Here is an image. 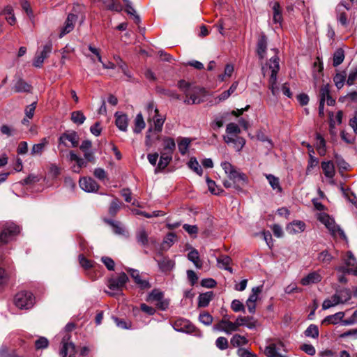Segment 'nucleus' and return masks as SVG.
Here are the masks:
<instances>
[{
    "instance_id": "f257e3e1",
    "label": "nucleus",
    "mask_w": 357,
    "mask_h": 357,
    "mask_svg": "<svg viewBox=\"0 0 357 357\" xmlns=\"http://www.w3.org/2000/svg\"><path fill=\"white\" fill-rule=\"evenodd\" d=\"M278 50L276 48L268 49L265 59L269 58L268 69L271 71L268 79V89L274 96L279 95V88L277 86L278 73L280 70L279 57L278 56Z\"/></svg>"
},
{
    "instance_id": "f03ea898",
    "label": "nucleus",
    "mask_w": 357,
    "mask_h": 357,
    "mask_svg": "<svg viewBox=\"0 0 357 357\" xmlns=\"http://www.w3.org/2000/svg\"><path fill=\"white\" fill-rule=\"evenodd\" d=\"M221 167L228 176L229 180L234 182V188L238 191H242L243 188L246 186L248 183L247 176L244 173L238 171L236 168L229 162H222Z\"/></svg>"
},
{
    "instance_id": "7ed1b4c3",
    "label": "nucleus",
    "mask_w": 357,
    "mask_h": 357,
    "mask_svg": "<svg viewBox=\"0 0 357 357\" xmlns=\"http://www.w3.org/2000/svg\"><path fill=\"white\" fill-rule=\"evenodd\" d=\"M13 303L20 310H29L35 305L36 297L31 291H20L15 295Z\"/></svg>"
},
{
    "instance_id": "20e7f679",
    "label": "nucleus",
    "mask_w": 357,
    "mask_h": 357,
    "mask_svg": "<svg viewBox=\"0 0 357 357\" xmlns=\"http://www.w3.org/2000/svg\"><path fill=\"white\" fill-rule=\"evenodd\" d=\"M149 121H153V127L149 128L146 135L145 144L148 147L151 146L154 140L158 139L156 134L162 131L165 117L158 114L157 116H153Z\"/></svg>"
},
{
    "instance_id": "39448f33",
    "label": "nucleus",
    "mask_w": 357,
    "mask_h": 357,
    "mask_svg": "<svg viewBox=\"0 0 357 357\" xmlns=\"http://www.w3.org/2000/svg\"><path fill=\"white\" fill-rule=\"evenodd\" d=\"M318 220L328 229L331 236L333 237L340 236L344 240L347 239L344 231L339 225H336L334 219L330 217L327 213H320L318 216Z\"/></svg>"
},
{
    "instance_id": "423d86ee",
    "label": "nucleus",
    "mask_w": 357,
    "mask_h": 357,
    "mask_svg": "<svg viewBox=\"0 0 357 357\" xmlns=\"http://www.w3.org/2000/svg\"><path fill=\"white\" fill-rule=\"evenodd\" d=\"M82 8V7L79 5H77L73 7V13H70L68 15L63 26L60 29L59 38H63L65 35L69 33L74 29L75 25L78 19V13L81 11Z\"/></svg>"
},
{
    "instance_id": "0eeeda50",
    "label": "nucleus",
    "mask_w": 357,
    "mask_h": 357,
    "mask_svg": "<svg viewBox=\"0 0 357 357\" xmlns=\"http://www.w3.org/2000/svg\"><path fill=\"white\" fill-rule=\"evenodd\" d=\"M20 229L19 226L13 222H6L0 234L1 243L6 244L13 241L16 236L19 234Z\"/></svg>"
},
{
    "instance_id": "6e6552de",
    "label": "nucleus",
    "mask_w": 357,
    "mask_h": 357,
    "mask_svg": "<svg viewBox=\"0 0 357 357\" xmlns=\"http://www.w3.org/2000/svg\"><path fill=\"white\" fill-rule=\"evenodd\" d=\"M79 137L78 134L74 130H67L62 133L58 139V148L60 149L61 146L66 148L77 147L79 145Z\"/></svg>"
},
{
    "instance_id": "1a4fd4ad",
    "label": "nucleus",
    "mask_w": 357,
    "mask_h": 357,
    "mask_svg": "<svg viewBox=\"0 0 357 357\" xmlns=\"http://www.w3.org/2000/svg\"><path fill=\"white\" fill-rule=\"evenodd\" d=\"M128 280V277L125 273H120L116 278L109 279L107 287L112 292H108V294L111 296L119 294L122 291L123 287L125 286Z\"/></svg>"
},
{
    "instance_id": "9d476101",
    "label": "nucleus",
    "mask_w": 357,
    "mask_h": 357,
    "mask_svg": "<svg viewBox=\"0 0 357 357\" xmlns=\"http://www.w3.org/2000/svg\"><path fill=\"white\" fill-rule=\"evenodd\" d=\"M204 95V90L198 86H193L189 91L185 94V99L183 100L186 105L200 104L204 101L202 96Z\"/></svg>"
},
{
    "instance_id": "9b49d317",
    "label": "nucleus",
    "mask_w": 357,
    "mask_h": 357,
    "mask_svg": "<svg viewBox=\"0 0 357 357\" xmlns=\"http://www.w3.org/2000/svg\"><path fill=\"white\" fill-rule=\"evenodd\" d=\"M213 329L214 331H223L226 334H231L233 332L238 331L236 321H231L227 315L224 316L218 324H215Z\"/></svg>"
},
{
    "instance_id": "f8f14e48",
    "label": "nucleus",
    "mask_w": 357,
    "mask_h": 357,
    "mask_svg": "<svg viewBox=\"0 0 357 357\" xmlns=\"http://www.w3.org/2000/svg\"><path fill=\"white\" fill-rule=\"evenodd\" d=\"M70 335L66 333L61 341L62 347L60 351L61 357H75V345L70 342Z\"/></svg>"
},
{
    "instance_id": "ddd939ff",
    "label": "nucleus",
    "mask_w": 357,
    "mask_h": 357,
    "mask_svg": "<svg viewBox=\"0 0 357 357\" xmlns=\"http://www.w3.org/2000/svg\"><path fill=\"white\" fill-rule=\"evenodd\" d=\"M51 52V46H43V49H38L33 61V66L40 68L43 66L44 60L49 56Z\"/></svg>"
},
{
    "instance_id": "4468645a",
    "label": "nucleus",
    "mask_w": 357,
    "mask_h": 357,
    "mask_svg": "<svg viewBox=\"0 0 357 357\" xmlns=\"http://www.w3.org/2000/svg\"><path fill=\"white\" fill-rule=\"evenodd\" d=\"M172 326L178 332L192 333L195 331V327L188 320L182 318L176 319Z\"/></svg>"
},
{
    "instance_id": "2eb2a0df",
    "label": "nucleus",
    "mask_w": 357,
    "mask_h": 357,
    "mask_svg": "<svg viewBox=\"0 0 357 357\" xmlns=\"http://www.w3.org/2000/svg\"><path fill=\"white\" fill-rule=\"evenodd\" d=\"M321 167L323 170L324 174L326 178H328L329 183L334 185V176L335 175V168L333 162L322 161L321 163Z\"/></svg>"
},
{
    "instance_id": "dca6fc26",
    "label": "nucleus",
    "mask_w": 357,
    "mask_h": 357,
    "mask_svg": "<svg viewBox=\"0 0 357 357\" xmlns=\"http://www.w3.org/2000/svg\"><path fill=\"white\" fill-rule=\"evenodd\" d=\"M80 188L87 192H96L99 188V185L92 178H81L79 181Z\"/></svg>"
},
{
    "instance_id": "f3484780",
    "label": "nucleus",
    "mask_w": 357,
    "mask_h": 357,
    "mask_svg": "<svg viewBox=\"0 0 357 357\" xmlns=\"http://www.w3.org/2000/svg\"><path fill=\"white\" fill-rule=\"evenodd\" d=\"M225 142L227 144H232L236 151H240L245 144V140L240 136H223Z\"/></svg>"
},
{
    "instance_id": "a211bd4d",
    "label": "nucleus",
    "mask_w": 357,
    "mask_h": 357,
    "mask_svg": "<svg viewBox=\"0 0 357 357\" xmlns=\"http://www.w3.org/2000/svg\"><path fill=\"white\" fill-rule=\"evenodd\" d=\"M235 321L238 329L242 326H245L249 329H253L257 326V321L252 317L249 316H238Z\"/></svg>"
},
{
    "instance_id": "6ab92c4d",
    "label": "nucleus",
    "mask_w": 357,
    "mask_h": 357,
    "mask_svg": "<svg viewBox=\"0 0 357 357\" xmlns=\"http://www.w3.org/2000/svg\"><path fill=\"white\" fill-rule=\"evenodd\" d=\"M319 101L325 102L326 100L328 105H333L335 100L330 95V85L328 84H324L319 89Z\"/></svg>"
},
{
    "instance_id": "aec40b11",
    "label": "nucleus",
    "mask_w": 357,
    "mask_h": 357,
    "mask_svg": "<svg viewBox=\"0 0 357 357\" xmlns=\"http://www.w3.org/2000/svg\"><path fill=\"white\" fill-rule=\"evenodd\" d=\"M155 261H157L159 268L162 272H169L175 266L174 261L167 257L162 256L161 259H155Z\"/></svg>"
},
{
    "instance_id": "412c9836",
    "label": "nucleus",
    "mask_w": 357,
    "mask_h": 357,
    "mask_svg": "<svg viewBox=\"0 0 357 357\" xmlns=\"http://www.w3.org/2000/svg\"><path fill=\"white\" fill-rule=\"evenodd\" d=\"M306 225L303 221L295 220L287 226V231L290 234H296L305 231Z\"/></svg>"
},
{
    "instance_id": "4be33fe9",
    "label": "nucleus",
    "mask_w": 357,
    "mask_h": 357,
    "mask_svg": "<svg viewBox=\"0 0 357 357\" xmlns=\"http://www.w3.org/2000/svg\"><path fill=\"white\" fill-rule=\"evenodd\" d=\"M115 123L117 128L121 131L126 132L128 129V118L125 114L116 112L114 114Z\"/></svg>"
},
{
    "instance_id": "5701e85b",
    "label": "nucleus",
    "mask_w": 357,
    "mask_h": 357,
    "mask_svg": "<svg viewBox=\"0 0 357 357\" xmlns=\"http://www.w3.org/2000/svg\"><path fill=\"white\" fill-rule=\"evenodd\" d=\"M322 279L321 275L317 271H313L303 277L301 280V284L303 286H307L312 284L319 282Z\"/></svg>"
},
{
    "instance_id": "b1692460",
    "label": "nucleus",
    "mask_w": 357,
    "mask_h": 357,
    "mask_svg": "<svg viewBox=\"0 0 357 357\" xmlns=\"http://www.w3.org/2000/svg\"><path fill=\"white\" fill-rule=\"evenodd\" d=\"M175 149L176 143L174 139L169 137H165L162 139V150L160 153L173 155Z\"/></svg>"
},
{
    "instance_id": "393cba45",
    "label": "nucleus",
    "mask_w": 357,
    "mask_h": 357,
    "mask_svg": "<svg viewBox=\"0 0 357 357\" xmlns=\"http://www.w3.org/2000/svg\"><path fill=\"white\" fill-rule=\"evenodd\" d=\"M272 9L273 21L275 24H278L276 28L280 27L282 22V15L280 3L278 2H274L272 6Z\"/></svg>"
},
{
    "instance_id": "a878e982",
    "label": "nucleus",
    "mask_w": 357,
    "mask_h": 357,
    "mask_svg": "<svg viewBox=\"0 0 357 357\" xmlns=\"http://www.w3.org/2000/svg\"><path fill=\"white\" fill-rule=\"evenodd\" d=\"M231 259L227 255H221L217 259L218 266L220 268L227 270L230 273H233V269L230 267Z\"/></svg>"
},
{
    "instance_id": "bb28decb",
    "label": "nucleus",
    "mask_w": 357,
    "mask_h": 357,
    "mask_svg": "<svg viewBox=\"0 0 357 357\" xmlns=\"http://www.w3.org/2000/svg\"><path fill=\"white\" fill-rule=\"evenodd\" d=\"M13 89L16 93L29 92L31 90V85L21 77H18L15 81Z\"/></svg>"
},
{
    "instance_id": "cd10ccee",
    "label": "nucleus",
    "mask_w": 357,
    "mask_h": 357,
    "mask_svg": "<svg viewBox=\"0 0 357 357\" xmlns=\"http://www.w3.org/2000/svg\"><path fill=\"white\" fill-rule=\"evenodd\" d=\"M136 239L138 243L142 246H146L149 243V234L144 228L140 227L136 231Z\"/></svg>"
},
{
    "instance_id": "c85d7f7f",
    "label": "nucleus",
    "mask_w": 357,
    "mask_h": 357,
    "mask_svg": "<svg viewBox=\"0 0 357 357\" xmlns=\"http://www.w3.org/2000/svg\"><path fill=\"white\" fill-rule=\"evenodd\" d=\"M344 317V312H338L333 315L326 317L322 321V324H337L338 322L342 321Z\"/></svg>"
},
{
    "instance_id": "c756f323",
    "label": "nucleus",
    "mask_w": 357,
    "mask_h": 357,
    "mask_svg": "<svg viewBox=\"0 0 357 357\" xmlns=\"http://www.w3.org/2000/svg\"><path fill=\"white\" fill-rule=\"evenodd\" d=\"M48 144V140L47 138H43L41 142L38 144H34L31 150V154L32 155H40L43 152L45 146Z\"/></svg>"
},
{
    "instance_id": "7c9ffc66",
    "label": "nucleus",
    "mask_w": 357,
    "mask_h": 357,
    "mask_svg": "<svg viewBox=\"0 0 357 357\" xmlns=\"http://www.w3.org/2000/svg\"><path fill=\"white\" fill-rule=\"evenodd\" d=\"M213 297V291H208L199 294L198 297V305L199 307H205L208 305L210 301Z\"/></svg>"
},
{
    "instance_id": "2f4dec72",
    "label": "nucleus",
    "mask_w": 357,
    "mask_h": 357,
    "mask_svg": "<svg viewBox=\"0 0 357 357\" xmlns=\"http://www.w3.org/2000/svg\"><path fill=\"white\" fill-rule=\"evenodd\" d=\"M314 151L313 149H310V153H309V160L307 162V166L306 168V174H310L312 173V169L317 167L319 164V160L317 158L314 156Z\"/></svg>"
},
{
    "instance_id": "473e14b6",
    "label": "nucleus",
    "mask_w": 357,
    "mask_h": 357,
    "mask_svg": "<svg viewBox=\"0 0 357 357\" xmlns=\"http://www.w3.org/2000/svg\"><path fill=\"white\" fill-rule=\"evenodd\" d=\"M266 178L273 190H275L277 192H282V188L278 177L273 174H266Z\"/></svg>"
},
{
    "instance_id": "72a5a7b5",
    "label": "nucleus",
    "mask_w": 357,
    "mask_h": 357,
    "mask_svg": "<svg viewBox=\"0 0 357 357\" xmlns=\"http://www.w3.org/2000/svg\"><path fill=\"white\" fill-rule=\"evenodd\" d=\"M340 300H339L338 294H333L331 298L325 299L322 303V309L327 310L331 307L335 306L340 304Z\"/></svg>"
},
{
    "instance_id": "f704fd0d",
    "label": "nucleus",
    "mask_w": 357,
    "mask_h": 357,
    "mask_svg": "<svg viewBox=\"0 0 357 357\" xmlns=\"http://www.w3.org/2000/svg\"><path fill=\"white\" fill-rule=\"evenodd\" d=\"M191 140L187 137H181L178 139V149L181 155L187 153Z\"/></svg>"
},
{
    "instance_id": "c9c22d12",
    "label": "nucleus",
    "mask_w": 357,
    "mask_h": 357,
    "mask_svg": "<svg viewBox=\"0 0 357 357\" xmlns=\"http://www.w3.org/2000/svg\"><path fill=\"white\" fill-rule=\"evenodd\" d=\"M172 157L173 155L160 153V157L157 166V169L160 170L165 169L172 160Z\"/></svg>"
},
{
    "instance_id": "e433bc0d",
    "label": "nucleus",
    "mask_w": 357,
    "mask_h": 357,
    "mask_svg": "<svg viewBox=\"0 0 357 357\" xmlns=\"http://www.w3.org/2000/svg\"><path fill=\"white\" fill-rule=\"evenodd\" d=\"M188 259L192 261L196 268H201L202 267V263L199 259V255L196 249L192 250L188 254Z\"/></svg>"
},
{
    "instance_id": "4c0bfd02",
    "label": "nucleus",
    "mask_w": 357,
    "mask_h": 357,
    "mask_svg": "<svg viewBox=\"0 0 357 357\" xmlns=\"http://www.w3.org/2000/svg\"><path fill=\"white\" fill-rule=\"evenodd\" d=\"M231 344L234 347H238L242 345H245L248 344V340L245 336L235 334L233 335V337L231 338L230 340Z\"/></svg>"
},
{
    "instance_id": "58836bf2",
    "label": "nucleus",
    "mask_w": 357,
    "mask_h": 357,
    "mask_svg": "<svg viewBox=\"0 0 357 357\" xmlns=\"http://www.w3.org/2000/svg\"><path fill=\"white\" fill-rule=\"evenodd\" d=\"M145 126L146 124L142 114L141 113L137 114L135 119V128L133 129L134 132L140 133L145 128Z\"/></svg>"
},
{
    "instance_id": "ea45409f",
    "label": "nucleus",
    "mask_w": 357,
    "mask_h": 357,
    "mask_svg": "<svg viewBox=\"0 0 357 357\" xmlns=\"http://www.w3.org/2000/svg\"><path fill=\"white\" fill-rule=\"evenodd\" d=\"M105 6L111 10L117 12H120L123 9V6L121 3L116 0H101Z\"/></svg>"
},
{
    "instance_id": "a19ab883",
    "label": "nucleus",
    "mask_w": 357,
    "mask_h": 357,
    "mask_svg": "<svg viewBox=\"0 0 357 357\" xmlns=\"http://www.w3.org/2000/svg\"><path fill=\"white\" fill-rule=\"evenodd\" d=\"M317 60L314 63L312 68L313 77L315 80L319 79L323 76V64L320 62L319 58H317Z\"/></svg>"
},
{
    "instance_id": "79ce46f5",
    "label": "nucleus",
    "mask_w": 357,
    "mask_h": 357,
    "mask_svg": "<svg viewBox=\"0 0 357 357\" xmlns=\"http://www.w3.org/2000/svg\"><path fill=\"white\" fill-rule=\"evenodd\" d=\"M317 150L321 156L325 155L326 153V141L324 137L319 135H317Z\"/></svg>"
},
{
    "instance_id": "37998d69",
    "label": "nucleus",
    "mask_w": 357,
    "mask_h": 357,
    "mask_svg": "<svg viewBox=\"0 0 357 357\" xmlns=\"http://www.w3.org/2000/svg\"><path fill=\"white\" fill-rule=\"evenodd\" d=\"M335 294H338L339 300L341 303H345L351 298V291L349 289L344 288L336 291Z\"/></svg>"
},
{
    "instance_id": "c03bdc74",
    "label": "nucleus",
    "mask_w": 357,
    "mask_h": 357,
    "mask_svg": "<svg viewBox=\"0 0 357 357\" xmlns=\"http://www.w3.org/2000/svg\"><path fill=\"white\" fill-rule=\"evenodd\" d=\"M344 264L349 267L357 270V260L351 251L347 252L346 257L344 259Z\"/></svg>"
},
{
    "instance_id": "a18cd8bd",
    "label": "nucleus",
    "mask_w": 357,
    "mask_h": 357,
    "mask_svg": "<svg viewBox=\"0 0 357 357\" xmlns=\"http://www.w3.org/2000/svg\"><path fill=\"white\" fill-rule=\"evenodd\" d=\"M304 334L307 337L318 338L319 335L318 326L315 324H310L305 331Z\"/></svg>"
},
{
    "instance_id": "49530a36",
    "label": "nucleus",
    "mask_w": 357,
    "mask_h": 357,
    "mask_svg": "<svg viewBox=\"0 0 357 357\" xmlns=\"http://www.w3.org/2000/svg\"><path fill=\"white\" fill-rule=\"evenodd\" d=\"M346 76L347 74L344 72L338 73L334 76L333 82L338 89H340L344 86Z\"/></svg>"
},
{
    "instance_id": "de8ad7c7",
    "label": "nucleus",
    "mask_w": 357,
    "mask_h": 357,
    "mask_svg": "<svg viewBox=\"0 0 357 357\" xmlns=\"http://www.w3.org/2000/svg\"><path fill=\"white\" fill-rule=\"evenodd\" d=\"M226 136H238L241 133V129L238 126L234 123H229L226 127Z\"/></svg>"
},
{
    "instance_id": "09e8293b",
    "label": "nucleus",
    "mask_w": 357,
    "mask_h": 357,
    "mask_svg": "<svg viewBox=\"0 0 357 357\" xmlns=\"http://www.w3.org/2000/svg\"><path fill=\"white\" fill-rule=\"evenodd\" d=\"M71 120L77 125H82L86 120V117L81 111H75L71 113Z\"/></svg>"
},
{
    "instance_id": "8fccbe9b",
    "label": "nucleus",
    "mask_w": 357,
    "mask_h": 357,
    "mask_svg": "<svg viewBox=\"0 0 357 357\" xmlns=\"http://www.w3.org/2000/svg\"><path fill=\"white\" fill-rule=\"evenodd\" d=\"M188 165L189 168L193 170L196 174L199 176L202 175V168L195 158H191L188 163Z\"/></svg>"
},
{
    "instance_id": "3c124183",
    "label": "nucleus",
    "mask_w": 357,
    "mask_h": 357,
    "mask_svg": "<svg viewBox=\"0 0 357 357\" xmlns=\"http://www.w3.org/2000/svg\"><path fill=\"white\" fill-rule=\"evenodd\" d=\"M333 259V257L328 252L327 250L321 252L317 257L318 261L327 265L331 262Z\"/></svg>"
},
{
    "instance_id": "603ef678",
    "label": "nucleus",
    "mask_w": 357,
    "mask_h": 357,
    "mask_svg": "<svg viewBox=\"0 0 357 357\" xmlns=\"http://www.w3.org/2000/svg\"><path fill=\"white\" fill-rule=\"evenodd\" d=\"M344 59V52L342 48L337 49L333 54V66H337L341 64Z\"/></svg>"
},
{
    "instance_id": "864d4df0",
    "label": "nucleus",
    "mask_w": 357,
    "mask_h": 357,
    "mask_svg": "<svg viewBox=\"0 0 357 357\" xmlns=\"http://www.w3.org/2000/svg\"><path fill=\"white\" fill-rule=\"evenodd\" d=\"M106 222L112 227L114 232L115 234H124L125 229L119 222H116L112 220H107Z\"/></svg>"
},
{
    "instance_id": "5fc2aeb1",
    "label": "nucleus",
    "mask_w": 357,
    "mask_h": 357,
    "mask_svg": "<svg viewBox=\"0 0 357 357\" xmlns=\"http://www.w3.org/2000/svg\"><path fill=\"white\" fill-rule=\"evenodd\" d=\"M146 109L149 114V120H151L153 116H157L159 114V110L153 101L148 102Z\"/></svg>"
},
{
    "instance_id": "6e6d98bb",
    "label": "nucleus",
    "mask_w": 357,
    "mask_h": 357,
    "mask_svg": "<svg viewBox=\"0 0 357 357\" xmlns=\"http://www.w3.org/2000/svg\"><path fill=\"white\" fill-rule=\"evenodd\" d=\"M225 116L223 114L216 116L211 123V126L213 130H218L223 126Z\"/></svg>"
},
{
    "instance_id": "4d7b16f0",
    "label": "nucleus",
    "mask_w": 357,
    "mask_h": 357,
    "mask_svg": "<svg viewBox=\"0 0 357 357\" xmlns=\"http://www.w3.org/2000/svg\"><path fill=\"white\" fill-rule=\"evenodd\" d=\"M206 183L209 191L213 195H219L222 190H220L215 184V181L211 180L210 178L206 177Z\"/></svg>"
},
{
    "instance_id": "13d9d810",
    "label": "nucleus",
    "mask_w": 357,
    "mask_h": 357,
    "mask_svg": "<svg viewBox=\"0 0 357 357\" xmlns=\"http://www.w3.org/2000/svg\"><path fill=\"white\" fill-rule=\"evenodd\" d=\"M264 353L267 357H276L278 356L275 344H270L265 348Z\"/></svg>"
},
{
    "instance_id": "bf43d9fd",
    "label": "nucleus",
    "mask_w": 357,
    "mask_h": 357,
    "mask_svg": "<svg viewBox=\"0 0 357 357\" xmlns=\"http://www.w3.org/2000/svg\"><path fill=\"white\" fill-rule=\"evenodd\" d=\"M164 298L163 293L158 289H153L149 294L148 301H161L162 298Z\"/></svg>"
},
{
    "instance_id": "052dcab7",
    "label": "nucleus",
    "mask_w": 357,
    "mask_h": 357,
    "mask_svg": "<svg viewBox=\"0 0 357 357\" xmlns=\"http://www.w3.org/2000/svg\"><path fill=\"white\" fill-rule=\"evenodd\" d=\"M134 281L142 289H148L151 287L149 281L147 279L143 278L142 275H141Z\"/></svg>"
},
{
    "instance_id": "680f3d73",
    "label": "nucleus",
    "mask_w": 357,
    "mask_h": 357,
    "mask_svg": "<svg viewBox=\"0 0 357 357\" xmlns=\"http://www.w3.org/2000/svg\"><path fill=\"white\" fill-rule=\"evenodd\" d=\"M262 291V286H258L253 287L252 289V294L250 295L248 299L247 300L248 302H252V303H256L258 294L261 293Z\"/></svg>"
},
{
    "instance_id": "e2e57ef3",
    "label": "nucleus",
    "mask_w": 357,
    "mask_h": 357,
    "mask_svg": "<svg viewBox=\"0 0 357 357\" xmlns=\"http://www.w3.org/2000/svg\"><path fill=\"white\" fill-rule=\"evenodd\" d=\"M215 346L220 350H225L229 347L228 340L225 337H219L215 340Z\"/></svg>"
},
{
    "instance_id": "0e129e2a",
    "label": "nucleus",
    "mask_w": 357,
    "mask_h": 357,
    "mask_svg": "<svg viewBox=\"0 0 357 357\" xmlns=\"http://www.w3.org/2000/svg\"><path fill=\"white\" fill-rule=\"evenodd\" d=\"M231 308L235 312H245V309L244 305L237 299H234L231 304Z\"/></svg>"
},
{
    "instance_id": "69168bd1",
    "label": "nucleus",
    "mask_w": 357,
    "mask_h": 357,
    "mask_svg": "<svg viewBox=\"0 0 357 357\" xmlns=\"http://www.w3.org/2000/svg\"><path fill=\"white\" fill-rule=\"evenodd\" d=\"M199 319L204 325L209 326L212 324L213 318L209 313L204 312L199 314Z\"/></svg>"
},
{
    "instance_id": "338daca9",
    "label": "nucleus",
    "mask_w": 357,
    "mask_h": 357,
    "mask_svg": "<svg viewBox=\"0 0 357 357\" xmlns=\"http://www.w3.org/2000/svg\"><path fill=\"white\" fill-rule=\"evenodd\" d=\"M114 322L116 323V326L121 328L123 329H130L131 328V322L126 321L125 319H121L119 318H114Z\"/></svg>"
},
{
    "instance_id": "774afa93",
    "label": "nucleus",
    "mask_w": 357,
    "mask_h": 357,
    "mask_svg": "<svg viewBox=\"0 0 357 357\" xmlns=\"http://www.w3.org/2000/svg\"><path fill=\"white\" fill-rule=\"evenodd\" d=\"M338 272L342 273L343 274H353L357 276V269L354 270V268H349L348 266H338L335 268Z\"/></svg>"
}]
</instances>
